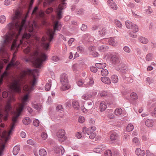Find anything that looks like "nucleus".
I'll use <instances>...</instances> for the list:
<instances>
[{"mask_svg": "<svg viewBox=\"0 0 156 156\" xmlns=\"http://www.w3.org/2000/svg\"><path fill=\"white\" fill-rule=\"evenodd\" d=\"M105 156H112V153L110 150H108L106 151L105 152Z\"/></svg>", "mask_w": 156, "mask_h": 156, "instance_id": "44", "label": "nucleus"}, {"mask_svg": "<svg viewBox=\"0 0 156 156\" xmlns=\"http://www.w3.org/2000/svg\"><path fill=\"white\" fill-rule=\"evenodd\" d=\"M97 68L96 66H92L90 68V70L91 71L94 73H96L98 71Z\"/></svg>", "mask_w": 156, "mask_h": 156, "instance_id": "52", "label": "nucleus"}, {"mask_svg": "<svg viewBox=\"0 0 156 156\" xmlns=\"http://www.w3.org/2000/svg\"><path fill=\"white\" fill-rule=\"evenodd\" d=\"M56 109L58 111L60 112H62L63 111V108L61 105H58L56 107Z\"/></svg>", "mask_w": 156, "mask_h": 156, "instance_id": "49", "label": "nucleus"}, {"mask_svg": "<svg viewBox=\"0 0 156 156\" xmlns=\"http://www.w3.org/2000/svg\"><path fill=\"white\" fill-rule=\"evenodd\" d=\"M110 6L113 9L116 10L117 9V6L115 3H113L112 5H110Z\"/></svg>", "mask_w": 156, "mask_h": 156, "instance_id": "61", "label": "nucleus"}, {"mask_svg": "<svg viewBox=\"0 0 156 156\" xmlns=\"http://www.w3.org/2000/svg\"><path fill=\"white\" fill-rule=\"evenodd\" d=\"M73 106L74 108L78 109L80 108V105L78 102L74 101L72 103Z\"/></svg>", "mask_w": 156, "mask_h": 156, "instance_id": "33", "label": "nucleus"}, {"mask_svg": "<svg viewBox=\"0 0 156 156\" xmlns=\"http://www.w3.org/2000/svg\"><path fill=\"white\" fill-rule=\"evenodd\" d=\"M33 107L36 110H40L41 109V106L38 104H33Z\"/></svg>", "mask_w": 156, "mask_h": 156, "instance_id": "40", "label": "nucleus"}, {"mask_svg": "<svg viewBox=\"0 0 156 156\" xmlns=\"http://www.w3.org/2000/svg\"><path fill=\"white\" fill-rule=\"evenodd\" d=\"M146 81L149 84H150L153 82L152 79L150 77H147L146 79Z\"/></svg>", "mask_w": 156, "mask_h": 156, "instance_id": "60", "label": "nucleus"}, {"mask_svg": "<svg viewBox=\"0 0 156 156\" xmlns=\"http://www.w3.org/2000/svg\"><path fill=\"white\" fill-rule=\"evenodd\" d=\"M108 94V92L105 90L101 91L100 93V95L101 97H104L106 96Z\"/></svg>", "mask_w": 156, "mask_h": 156, "instance_id": "43", "label": "nucleus"}, {"mask_svg": "<svg viewBox=\"0 0 156 156\" xmlns=\"http://www.w3.org/2000/svg\"><path fill=\"white\" fill-rule=\"evenodd\" d=\"M79 65L77 64H74L72 66V69L73 72L76 73H77L78 71Z\"/></svg>", "mask_w": 156, "mask_h": 156, "instance_id": "29", "label": "nucleus"}, {"mask_svg": "<svg viewBox=\"0 0 156 156\" xmlns=\"http://www.w3.org/2000/svg\"><path fill=\"white\" fill-rule=\"evenodd\" d=\"M114 21L115 24L117 27L119 28H121L122 27V25L120 21L118 20H115Z\"/></svg>", "mask_w": 156, "mask_h": 156, "instance_id": "38", "label": "nucleus"}, {"mask_svg": "<svg viewBox=\"0 0 156 156\" xmlns=\"http://www.w3.org/2000/svg\"><path fill=\"white\" fill-rule=\"evenodd\" d=\"M8 96V93L5 91H3L2 93V97L4 98H7Z\"/></svg>", "mask_w": 156, "mask_h": 156, "instance_id": "63", "label": "nucleus"}, {"mask_svg": "<svg viewBox=\"0 0 156 156\" xmlns=\"http://www.w3.org/2000/svg\"><path fill=\"white\" fill-rule=\"evenodd\" d=\"M19 64V62L18 61H16V62L14 61L12 62L11 63L9 64L7 66L5 70L1 74V66L0 65V82H2L4 78H7L9 77V72L8 71L12 66H17Z\"/></svg>", "mask_w": 156, "mask_h": 156, "instance_id": "5", "label": "nucleus"}, {"mask_svg": "<svg viewBox=\"0 0 156 156\" xmlns=\"http://www.w3.org/2000/svg\"><path fill=\"white\" fill-rule=\"evenodd\" d=\"M152 58V54L149 53L147 54L146 57V59L147 61H149L151 60Z\"/></svg>", "mask_w": 156, "mask_h": 156, "instance_id": "45", "label": "nucleus"}, {"mask_svg": "<svg viewBox=\"0 0 156 156\" xmlns=\"http://www.w3.org/2000/svg\"><path fill=\"white\" fill-rule=\"evenodd\" d=\"M16 124L14 123H11L10 127V129L9 132V134L10 135L12 133V130L14 129Z\"/></svg>", "mask_w": 156, "mask_h": 156, "instance_id": "46", "label": "nucleus"}, {"mask_svg": "<svg viewBox=\"0 0 156 156\" xmlns=\"http://www.w3.org/2000/svg\"><path fill=\"white\" fill-rule=\"evenodd\" d=\"M154 121L152 119H148L145 122L146 125L148 127H151L153 126Z\"/></svg>", "mask_w": 156, "mask_h": 156, "instance_id": "19", "label": "nucleus"}, {"mask_svg": "<svg viewBox=\"0 0 156 156\" xmlns=\"http://www.w3.org/2000/svg\"><path fill=\"white\" fill-rule=\"evenodd\" d=\"M133 142L135 143L136 144H138L139 143V141L138 139L136 137H134L133 139Z\"/></svg>", "mask_w": 156, "mask_h": 156, "instance_id": "62", "label": "nucleus"}, {"mask_svg": "<svg viewBox=\"0 0 156 156\" xmlns=\"http://www.w3.org/2000/svg\"><path fill=\"white\" fill-rule=\"evenodd\" d=\"M51 80H49L48 81V83H46V84L45 89L46 91H48L49 90L51 86Z\"/></svg>", "mask_w": 156, "mask_h": 156, "instance_id": "28", "label": "nucleus"}, {"mask_svg": "<svg viewBox=\"0 0 156 156\" xmlns=\"http://www.w3.org/2000/svg\"><path fill=\"white\" fill-rule=\"evenodd\" d=\"M87 29V26L86 25L83 24L81 27V30L83 31H86Z\"/></svg>", "mask_w": 156, "mask_h": 156, "instance_id": "53", "label": "nucleus"}, {"mask_svg": "<svg viewBox=\"0 0 156 156\" xmlns=\"http://www.w3.org/2000/svg\"><path fill=\"white\" fill-rule=\"evenodd\" d=\"M105 103L104 102H101L100 105V109L101 112L104 111L106 108Z\"/></svg>", "mask_w": 156, "mask_h": 156, "instance_id": "22", "label": "nucleus"}, {"mask_svg": "<svg viewBox=\"0 0 156 156\" xmlns=\"http://www.w3.org/2000/svg\"><path fill=\"white\" fill-rule=\"evenodd\" d=\"M101 80L103 82L108 84H109L111 83L110 79L108 77H102Z\"/></svg>", "mask_w": 156, "mask_h": 156, "instance_id": "16", "label": "nucleus"}, {"mask_svg": "<svg viewBox=\"0 0 156 156\" xmlns=\"http://www.w3.org/2000/svg\"><path fill=\"white\" fill-rule=\"evenodd\" d=\"M39 122L37 119L34 120L33 122L34 125L36 126H38L39 125Z\"/></svg>", "mask_w": 156, "mask_h": 156, "instance_id": "54", "label": "nucleus"}, {"mask_svg": "<svg viewBox=\"0 0 156 156\" xmlns=\"http://www.w3.org/2000/svg\"><path fill=\"white\" fill-rule=\"evenodd\" d=\"M20 80H15L12 86V88L14 92L17 93L21 92V89L20 87Z\"/></svg>", "mask_w": 156, "mask_h": 156, "instance_id": "10", "label": "nucleus"}, {"mask_svg": "<svg viewBox=\"0 0 156 156\" xmlns=\"http://www.w3.org/2000/svg\"><path fill=\"white\" fill-rule=\"evenodd\" d=\"M136 153L139 156H143L145 154V151L144 150H141L140 148H137L136 150Z\"/></svg>", "mask_w": 156, "mask_h": 156, "instance_id": "15", "label": "nucleus"}, {"mask_svg": "<svg viewBox=\"0 0 156 156\" xmlns=\"http://www.w3.org/2000/svg\"><path fill=\"white\" fill-rule=\"evenodd\" d=\"M76 14L79 15H82L84 13V10L82 9H77L76 11Z\"/></svg>", "mask_w": 156, "mask_h": 156, "instance_id": "48", "label": "nucleus"}, {"mask_svg": "<svg viewBox=\"0 0 156 156\" xmlns=\"http://www.w3.org/2000/svg\"><path fill=\"white\" fill-rule=\"evenodd\" d=\"M108 70L106 69H103L101 70V75L103 76H105L108 74Z\"/></svg>", "mask_w": 156, "mask_h": 156, "instance_id": "42", "label": "nucleus"}, {"mask_svg": "<svg viewBox=\"0 0 156 156\" xmlns=\"http://www.w3.org/2000/svg\"><path fill=\"white\" fill-rule=\"evenodd\" d=\"M78 120L79 122L82 123L84 121L85 119L83 117L80 116L79 117Z\"/></svg>", "mask_w": 156, "mask_h": 156, "instance_id": "57", "label": "nucleus"}, {"mask_svg": "<svg viewBox=\"0 0 156 156\" xmlns=\"http://www.w3.org/2000/svg\"><path fill=\"white\" fill-rule=\"evenodd\" d=\"M96 130V128L95 126H91L90 127H89L87 129V134L88 135L91 134Z\"/></svg>", "mask_w": 156, "mask_h": 156, "instance_id": "17", "label": "nucleus"}, {"mask_svg": "<svg viewBox=\"0 0 156 156\" xmlns=\"http://www.w3.org/2000/svg\"><path fill=\"white\" fill-rule=\"evenodd\" d=\"M38 73V70L37 69H30L27 68L25 70L21 71V76L23 79L27 78V76H30L31 74L34 72Z\"/></svg>", "mask_w": 156, "mask_h": 156, "instance_id": "8", "label": "nucleus"}, {"mask_svg": "<svg viewBox=\"0 0 156 156\" xmlns=\"http://www.w3.org/2000/svg\"><path fill=\"white\" fill-rule=\"evenodd\" d=\"M61 28V25L59 24V22L57 21L54 26V30H55V31L56 30H60Z\"/></svg>", "mask_w": 156, "mask_h": 156, "instance_id": "30", "label": "nucleus"}, {"mask_svg": "<svg viewBox=\"0 0 156 156\" xmlns=\"http://www.w3.org/2000/svg\"><path fill=\"white\" fill-rule=\"evenodd\" d=\"M39 154L41 156H46L47 155V152L44 149H41L39 151Z\"/></svg>", "mask_w": 156, "mask_h": 156, "instance_id": "32", "label": "nucleus"}, {"mask_svg": "<svg viewBox=\"0 0 156 156\" xmlns=\"http://www.w3.org/2000/svg\"><path fill=\"white\" fill-rule=\"evenodd\" d=\"M93 105L94 104L92 102V101H88L87 102L86 105L87 106H86L87 110H90L93 107Z\"/></svg>", "mask_w": 156, "mask_h": 156, "instance_id": "31", "label": "nucleus"}, {"mask_svg": "<svg viewBox=\"0 0 156 156\" xmlns=\"http://www.w3.org/2000/svg\"><path fill=\"white\" fill-rule=\"evenodd\" d=\"M47 34L48 37L49 42L46 43L45 42L46 39L44 36H43L41 39V44L46 50H47L49 48L50 43L52 41L54 38V36L55 34V30H48L47 32Z\"/></svg>", "mask_w": 156, "mask_h": 156, "instance_id": "4", "label": "nucleus"}, {"mask_svg": "<svg viewBox=\"0 0 156 156\" xmlns=\"http://www.w3.org/2000/svg\"><path fill=\"white\" fill-rule=\"evenodd\" d=\"M60 79V82L62 85L61 87L62 89L65 91L69 89V81L67 75L66 73L61 74Z\"/></svg>", "mask_w": 156, "mask_h": 156, "instance_id": "6", "label": "nucleus"}, {"mask_svg": "<svg viewBox=\"0 0 156 156\" xmlns=\"http://www.w3.org/2000/svg\"><path fill=\"white\" fill-rule=\"evenodd\" d=\"M5 17L4 16H0V22L1 23H4L5 20Z\"/></svg>", "mask_w": 156, "mask_h": 156, "instance_id": "55", "label": "nucleus"}, {"mask_svg": "<svg viewBox=\"0 0 156 156\" xmlns=\"http://www.w3.org/2000/svg\"><path fill=\"white\" fill-rule=\"evenodd\" d=\"M131 98L132 100H136L137 98V94L134 92H133L130 95Z\"/></svg>", "mask_w": 156, "mask_h": 156, "instance_id": "37", "label": "nucleus"}, {"mask_svg": "<svg viewBox=\"0 0 156 156\" xmlns=\"http://www.w3.org/2000/svg\"><path fill=\"white\" fill-rule=\"evenodd\" d=\"M125 24L127 28L132 29L134 32H137L138 31L137 25L130 21H126L125 22Z\"/></svg>", "mask_w": 156, "mask_h": 156, "instance_id": "9", "label": "nucleus"}, {"mask_svg": "<svg viewBox=\"0 0 156 156\" xmlns=\"http://www.w3.org/2000/svg\"><path fill=\"white\" fill-rule=\"evenodd\" d=\"M99 35L101 36H104L106 34L107 32L105 28H103L101 30L98 31Z\"/></svg>", "mask_w": 156, "mask_h": 156, "instance_id": "26", "label": "nucleus"}, {"mask_svg": "<svg viewBox=\"0 0 156 156\" xmlns=\"http://www.w3.org/2000/svg\"><path fill=\"white\" fill-rule=\"evenodd\" d=\"M108 47L106 45H103L98 47V50L100 51L104 52L108 49Z\"/></svg>", "mask_w": 156, "mask_h": 156, "instance_id": "24", "label": "nucleus"}, {"mask_svg": "<svg viewBox=\"0 0 156 156\" xmlns=\"http://www.w3.org/2000/svg\"><path fill=\"white\" fill-rule=\"evenodd\" d=\"M108 43L111 45H114L115 44V40L113 37L110 38L108 40Z\"/></svg>", "mask_w": 156, "mask_h": 156, "instance_id": "35", "label": "nucleus"}, {"mask_svg": "<svg viewBox=\"0 0 156 156\" xmlns=\"http://www.w3.org/2000/svg\"><path fill=\"white\" fill-rule=\"evenodd\" d=\"M95 66L98 68L101 69L105 68L106 66V65L105 63H96Z\"/></svg>", "mask_w": 156, "mask_h": 156, "instance_id": "20", "label": "nucleus"}, {"mask_svg": "<svg viewBox=\"0 0 156 156\" xmlns=\"http://www.w3.org/2000/svg\"><path fill=\"white\" fill-rule=\"evenodd\" d=\"M134 129V127L133 125L131 124H128L126 127V130L128 132L132 131Z\"/></svg>", "mask_w": 156, "mask_h": 156, "instance_id": "36", "label": "nucleus"}, {"mask_svg": "<svg viewBox=\"0 0 156 156\" xmlns=\"http://www.w3.org/2000/svg\"><path fill=\"white\" fill-rule=\"evenodd\" d=\"M126 75L123 76V78L125 82L126 83H132L133 82V80L131 78L129 77L130 76L129 74H126Z\"/></svg>", "mask_w": 156, "mask_h": 156, "instance_id": "14", "label": "nucleus"}, {"mask_svg": "<svg viewBox=\"0 0 156 156\" xmlns=\"http://www.w3.org/2000/svg\"><path fill=\"white\" fill-rule=\"evenodd\" d=\"M123 49L126 52L129 53L130 52V48L127 46H125L123 48Z\"/></svg>", "mask_w": 156, "mask_h": 156, "instance_id": "64", "label": "nucleus"}, {"mask_svg": "<svg viewBox=\"0 0 156 156\" xmlns=\"http://www.w3.org/2000/svg\"><path fill=\"white\" fill-rule=\"evenodd\" d=\"M29 96V95L28 94H27L24 96V97L23 98V100L24 103L22 105L24 104L25 105V103L27 102L28 100Z\"/></svg>", "mask_w": 156, "mask_h": 156, "instance_id": "47", "label": "nucleus"}, {"mask_svg": "<svg viewBox=\"0 0 156 156\" xmlns=\"http://www.w3.org/2000/svg\"><path fill=\"white\" fill-rule=\"evenodd\" d=\"M77 51L80 53H82L84 51L83 48L81 46H78L76 48Z\"/></svg>", "mask_w": 156, "mask_h": 156, "instance_id": "51", "label": "nucleus"}, {"mask_svg": "<svg viewBox=\"0 0 156 156\" xmlns=\"http://www.w3.org/2000/svg\"><path fill=\"white\" fill-rule=\"evenodd\" d=\"M66 5L65 2L62 3L56 8V16L58 20H60L62 17V10L66 7Z\"/></svg>", "mask_w": 156, "mask_h": 156, "instance_id": "7", "label": "nucleus"}, {"mask_svg": "<svg viewBox=\"0 0 156 156\" xmlns=\"http://www.w3.org/2000/svg\"><path fill=\"white\" fill-rule=\"evenodd\" d=\"M91 95L89 94H85L82 96V98L85 100H87L91 97Z\"/></svg>", "mask_w": 156, "mask_h": 156, "instance_id": "41", "label": "nucleus"}, {"mask_svg": "<svg viewBox=\"0 0 156 156\" xmlns=\"http://www.w3.org/2000/svg\"><path fill=\"white\" fill-rule=\"evenodd\" d=\"M111 61L113 64L117 66L116 69L120 71L122 73H126L128 71L127 66L120 61L117 55H113L111 58Z\"/></svg>", "mask_w": 156, "mask_h": 156, "instance_id": "3", "label": "nucleus"}, {"mask_svg": "<svg viewBox=\"0 0 156 156\" xmlns=\"http://www.w3.org/2000/svg\"><path fill=\"white\" fill-rule=\"evenodd\" d=\"M85 82H83L81 80H80L76 82L77 84L79 86H81Z\"/></svg>", "mask_w": 156, "mask_h": 156, "instance_id": "58", "label": "nucleus"}, {"mask_svg": "<svg viewBox=\"0 0 156 156\" xmlns=\"http://www.w3.org/2000/svg\"><path fill=\"white\" fill-rule=\"evenodd\" d=\"M23 123L25 125H28L30 122V120L29 117H26L23 120Z\"/></svg>", "mask_w": 156, "mask_h": 156, "instance_id": "34", "label": "nucleus"}, {"mask_svg": "<svg viewBox=\"0 0 156 156\" xmlns=\"http://www.w3.org/2000/svg\"><path fill=\"white\" fill-rule=\"evenodd\" d=\"M139 40L140 42L144 44H146L148 41L147 39L143 37H140L139 38Z\"/></svg>", "mask_w": 156, "mask_h": 156, "instance_id": "23", "label": "nucleus"}, {"mask_svg": "<svg viewBox=\"0 0 156 156\" xmlns=\"http://www.w3.org/2000/svg\"><path fill=\"white\" fill-rule=\"evenodd\" d=\"M31 35L30 33L25 32L21 35L22 39L20 40V43L23 44V41L22 40L25 39L26 40L25 42L26 44H28V46L26 48L24 49L23 51L26 54H29L30 55H31L30 52L32 47L37 46L36 43L39 44L41 42L40 39L38 37L35 36L34 37V39H33L31 37Z\"/></svg>", "mask_w": 156, "mask_h": 156, "instance_id": "2", "label": "nucleus"}, {"mask_svg": "<svg viewBox=\"0 0 156 156\" xmlns=\"http://www.w3.org/2000/svg\"><path fill=\"white\" fill-rule=\"evenodd\" d=\"M112 82L113 83H116L118 81V76L116 75H112L111 77Z\"/></svg>", "mask_w": 156, "mask_h": 156, "instance_id": "27", "label": "nucleus"}, {"mask_svg": "<svg viewBox=\"0 0 156 156\" xmlns=\"http://www.w3.org/2000/svg\"><path fill=\"white\" fill-rule=\"evenodd\" d=\"M21 13L19 10H16L12 17V21L8 23L6 26L8 31L3 36V42L0 48V51L3 50V47L6 46L10 47L11 50H14L18 47L17 43L18 37L21 34L23 30L27 28L26 24V19L28 17L27 14L21 21L20 20Z\"/></svg>", "mask_w": 156, "mask_h": 156, "instance_id": "1", "label": "nucleus"}, {"mask_svg": "<svg viewBox=\"0 0 156 156\" xmlns=\"http://www.w3.org/2000/svg\"><path fill=\"white\" fill-rule=\"evenodd\" d=\"M24 107V104H23L21 105L20 109L18 111V113L16 114V115L14 116L15 117H17V118L20 116L21 113L23 112Z\"/></svg>", "mask_w": 156, "mask_h": 156, "instance_id": "21", "label": "nucleus"}, {"mask_svg": "<svg viewBox=\"0 0 156 156\" xmlns=\"http://www.w3.org/2000/svg\"><path fill=\"white\" fill-rule=\"evenodd\" d=\"M20 148V145H16L13 148V153L14 155H16L19 153Z\"/></svg>", "mask_w": 156, "mask_h": 156, "instance_id": "18", "label": "nucleus"}, {"mask_svg": "<svg viewBox=\"0 0 156 156\" xmlns=\"http://www.w3.org/2000/svg\"><path fill=\"white\" fill-rule=\"evenodd\" d=\"M118 137L117 133H116L114 132L111 134L110 139L111 140H115L117 139Z\"/></svg>", "mask_w": 156, "mask_h": 156, "instance_id": "25", "label": "nucleus"}, {"mask_svg": "<svg viewBox=\"0 0 156 156\" xmlns=\"http://www.w3.org/2000/svg\"><path fill=\"white\" fill-rule=\"evenodd\" d=\"M106 148V147L104 145H100L98 146L96 148L94 149V152L97 153H99L102 151L105 150Z\"/></svg>", "mask_w": 156, "mask_h": 156, "instance_id": "12", "label": "nucleus"}, {"mask_svg": "<svg viewBox=\"0 0 156 156\" xmlns=\"http://www.w3.org/2000/svg\"><path fill=\"white\" fill-rule=\"evenodd\" d=\"M42 138L44 140H45L47 137V134L44 132L42 133L41 135Z\"/></svg>", "mask_w": 156, "mask_h": 156, "instance_id": "59", "label": "nucleus"}, {"mask_svg": "<svg viewBox=\"0 0 156 156\" xmlns=\"http://www.w3.org/2000/svg\"><path fill=\"white\" fill-rule=\"evenodd\" d=\"M122 109L121 108H118L115 110L114 113L117 115H120L122 112Z\"/></svg>", "mask_w": 156, "mask_h": 156, "instance_id": "39", "label": "nucleus"}, {"mask_svg": "<svg viewBox=\"0 0 156 156\" xmlns=\"http://www.w3.org/2000/svg\"><path fill=\"white\" fill-rule=\"evenodd\" d=\"M47 58V56L45 53L43 52H42L41 53L38 58V60L40 62L41 64L37 65L38 68H41L42 65L41 64L42 63L44 62L45 61Z\"/></svg>", "mask_w": 156, "mask_h": 156, "instance_id": "11", "label": "nucleus"}, {"mask_svg": "<svg viewBox=\"0 0 156 156\" xmlns=\"http://www.w3.org/2000/svg\"><path fill=\"white\" fill-rule=\"evenodd\" d=\"M65 131L63 129H61L59 130L57 133V136L58 137L62 138V141H64L66 139V137L65 136Z\"/></svg>", "mask_w": 156, "mask_h": 156, "instance_id": "13", "label": "nucleus"}, {"mask_svg": "<svg viewBox=\"0 0 156 156\" xmlns=\"http://www.w3.org/2000/svg\"><path fill=\"white\" fill-rule=\"evenodd\" d=\"M89 54L90 55H92L94 57H97L98 56V53L97 51H95V50L91 52Z\"/></svg>", "mask_w": 156, "mask_h": 156, "instance_id": "50", "label": "nucleus"}, {"mask_svg": "<svg viewBox=\"0 0 156 156\" xmlns=\"http://www.w3.org/2000/svg\"><path fill=\"white\" fill-rule=\"evenodd\" d=\"M146 156H156L153 153L150 152L149 150H147L146 151Z\"/></svg>", "mask_w": 156, "mask_h": 156, "instance_id": "56", "label": "nucleus"}]
</instances>
